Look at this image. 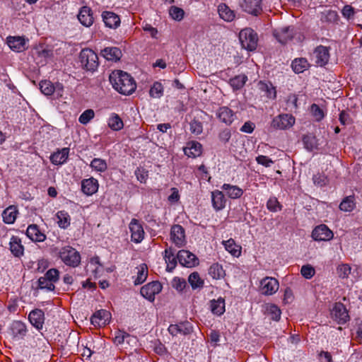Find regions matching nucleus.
<instances>
[{"label": "nucleus", "instance_id": "1", "mask_svg": "<svg viewBox=\"0 0 362 362\" xmlns=\"http://www.w3.org/2000/svg\"><path fill=\"white\" fill-rule=\"evenodd\" d=\"M109 80L114 89L122 95H131L136 88V82L130 74L121 70L112 71Z\"/></svg>", "mask_w": 362, "mask_h": 362}, {"label": "nucleus", "instance_id": "2", "mask_svg": "<svg viewBox=\"0 0 362 362\" xmlns=\"http://www.w3.org/2000/svg\"><path fill=\"white\" fill-rule=\"evenodd\" d=\"M59 257L67 266L76 267L81 262V255L74 247L65 246L59 252Z\"/></svg>", "mask_w": 362, "mask_h": 362}, {"label": "nucleus", "instance_id": "3", "mask_svg": "<svg viewBox=\"0 0 362 362\" xmlns=\"http://www.w3.org/2000/svg\"><path fill=\"white\" fill-rule=\"evenodd\" d=\"M81 66L87 71H94L99 63L98 55L90 49H83L79 55Z\"/></svg>", "mask_w": 362, "mask_h": 362}, {"label": "nucleus", "instance_id": "4", "mask_svg": "<svg viewBox=\"0 0 362 362\" xmlns=\"http://www.w3.org/2000/svg\"><path fill=\"white\" fill-rule=\"evenodd\" d=\"M239 40L243 48L252 51L257 46V33L250 28L243 29L239 33Z\"/></svg>", "mask_w": 362, "mask_h": 362}, {"label": "nucleus", "instance_id": "5", "mask_svg": "<svg viewBox=\"0 0 362 362\" xmlns=\"http://www.w3.org/2000/svg\"><path fill=\"white\" fill-rule=\"evenodd\" d=\"M296 122L295 117L290 114H280L272 122V127L278 129H287L292 127Z\"/></svg>", "mask_w": 362, "mask_h": 362}, {"label": "nucleus", "instance_id": "6", "mask_svg": "<svg viewBox=\"0 0 362 362\" xmlns=\"http://www.w3.org/2000/svg\"><path fill=\"white\" fill-rule=\"evenodd\" d=\"M279 284L276 279L267 276L260 281L259 291L264 296H271L279 290Z\"/></svg>", "mask_w": 362, "mask_h": 362}, {"label": "nucleus", "instance_id": "7", "mask_svg": "<svg viewBox=\"0 0 362 362\" xmlns=\"http://www.w3.org/2000/svg\"><path fill=\"white\" fill-rule=\"evenodd\" d=\"M170 238L172 243L177 247H183L187 243L184 228L178 224L172 226L170 228Z\"/></svg>", "mask_w": 362, "mask_h": 362}, {"label": "nucleus", "instance_id": "8", "mask_svg": "<svg viewBox=\"0 0 362 362\" xmlns=\"http://www.w3.org/2000/svg\"><path fill=\"white\" fill-rule=\"evenodd\" d=\"M162 290V285L158 281H152L144 286H143L141 288L140 293L142 296L145 298L149 300L150 301H153L155 299V296L158 294Z\"/></svg>", "mask_w": 362, "mask_h": 362}, {"label": "nucleus", "instance_id": "9", "mask_svg": "<svg viewBox=\"0 0 362 362\" xmlns=\"http://www.w3.org/2000/svg\"><path fill=\"white\" fill-rule=\"evenodd\" d=\"M177 258L182 266L188 268H192L199 264L198 258L188 250H180L177 255Z\"/></svg>", "mask_w": 362, "mask_h": 362}, {"label": "nucleus", "instance_id": "10", "mask_svg": "<svg viewBox=\"0 0 362 362\" xmlns=\"http://www.w3.org/2000/svg\"><path fill=\"white\" fill-rule=\"evenodd\" d=\"M239 6L245 12L258 16L262 11V0H239Z\"/></svg>", "mask_w": 362, "mask_h": 362}, {"label": "nucleus", "instance_id": "11", "mask_svg": "<svg viewBox=\"0 0 362 362\" xmlns=\"http://www.w3.org/2000/svg\"><path fill=\"white\" fill-rule=\"evenodd\" d=\"M313 59L317 66H323L326 65L329 59V49L322 45L317 46L314 49Z\"/></svg>", "mask_w": 362, "mask_h": 362}, {"label": "nucleus", "instance_id": "12", "mask_svg": "<svg viewBox=\"0 0 362 362\" xmlns=\"http://www.w3.org/2000/svg\"><path fill=\"white\" fill-rule=\"evenodd\" d=\"M333 235L332 231L325 224L316 226L312 232V237L316 241H328Z\"/></svg>", "mask_w": 362, "mask_h": 362}, {"label": "nucleus", "instance_id": "13", "mask_svg": "<svg viewBox=\"0 0 362 362\" xmlns=\"http://www.w3.org/2000/svg\"><path fill=\"white\" fill-rule=\"evenodd\" d=\"M169 333L173 336L187 335L193 331L192 324L187 321L179 324L170 325L168 329Z\"/></svg>", "mask_w": 362, "mask_h": 362}, {"label": "nucleus", "instance_id": "14", "mask_svg": "<svg viewBox=\"0 0 362 362\" xmlns=\"http://www.w3.org/2000/svg\"><path fill=\"white\" fill-rule=\"evenodd\" d=\"M295 34L294 28L292 26L282 27L274 31V35L281 44H286L291 40Z\"/></svg>", "mask_w": 362, "mask_h": 362}, {"label": "nucleus", "instance_id": "15", "mask_svg": "<svg viewBox=\"0 0 362 362\" xmlns=\"http://www.w3.org/2000/svg\"><path fill=\"white\" fill-rule=\"evenodd\" d=\"M132 240L135 243H141L144 238V230L138 220L133 218L129 223Z\"/></svg>", "mask_w": 362, "mask_h": 362}, {"label": "nucleus", "instance_id": "16", "mask_svg": "<svg viewBox=\"0 0 362 362\" xmlns=\"http://www.w3.org/2000/svg\"><path fill=\"white\" fill-rule=\"evenodd\" d=\"M331 315L332 318L339 324L345 323L349 317L346 308L341 303H335Z\"/></svg>", "mask_w": 362, "mask_h": 362}, {"label": "nucleus", "instance_id": "17", "mask_svg": "<svg viewBox=\"0 0 362 362\" xmlns=\"http://www.w3.org/2000/svg\"><path fill=\"white\" fill-rule=\"evenodd\" d=\"M110 316V313L106 310H98L90 318L91 324L95 327L105 326L109 322Z\"/></svg>", "mask_w": 362, "mask_h": 362}, {"label": "nucleus", "instance_id": "18", "mask_svg": "<svg viewBox=\"0 0 362 362\" xmlns=\"http://www.w3.org/2000/svg\"><path fill=\"white\" fill-rule=\"evenodd\" d=\"M211 199L212 206L215 211H218L226 207L227 199L222 191L216 189L211 192Z\"/></svg>", "mask_w": 362, "mask_h": 362}, {"label": "nucleus", "instance_id": "19", "mask_svg": "<svg viewBox=\"0 0 362 362\" xmlns=\"http://www.w3.org/2000/svg\"><path fill=\"white\" fill-rule=\"evenodd\" d=\"M98 187L99 184L98 180L93 177L84 179L81 182V190L88 196H90L96 193L98 190Z\"/></svg>", "mask_w": 362, "mask_h": 362}, {"label": "nucleus", "instance_id": "20", "mask_svg": "<svg viewBox=\"0 0 362 362\" xmlns=\"http://www.w3.org/2000/svg\"><path fill=\"white\" fill-rule=\"evenodd\" d=\"M26 236L33 242H43L46 236L35 225H30L25 232Z\"/></svg>", "mask_w": 362, "mask_h": 362}, {"label": "nucleus", "instance_id": "21", "mask_svg": "<svg viewBox=\"0 0 362 362\" xmlns=\"http://www.w3.org/2000/svg\"><path fill=\"white\" fill-rule=\"evenodd\" d=\"M221 188L226 196L232 199L240 198L244 192L243 189L238 186L227 183H224Z\"/></svg>", "mask_w": 362, "mask_h": 362}, {"label": "nucleus", "instance_id": "22", "mask_svg": "<svg viewBox=\"0 0 362 362\" xmlns=\"http://www.w3.org/2000/svg\"><path fill=\"white\" fill-rule=\"evenodd\" d=\"M184 152L188 157L197 158L201 156L202 153V146L196 141H189L184 148Z\"/></svg>", "mask_w": 362, "mask_h": 362}, {"label": "nucleus", "instance_id": "23", "mask_svg": "<svg viewBox=\"0 0 362 362\" xmlns=\"http://www.w3.org/2000/svg\"><path fill=\"white\" fill-rule=\"evenodd\" d=\"M78 19L80 23L86 27L92 25L93 23V17L90 8L88 6H83L78 14Z\"/></svg>", "mask_w": 362, "mask_h": 362}, {"label": "nucleus", "instance_id": "24", "mask_svg": "<svg viewBox=\"0 0 362 362\" xmlns=\"http://www.w3.org/2000/svg\"><path fill=\"white\" fill-rule=\"evenodd\" d=\"M102 18L105 25L110 28H117L120 25L119 16L112 11H103Z\"/></svg>", "mask_w": 362, "mask_h": 362}, {"label": "nucleus", "instance_id": "25", "mask_svg": "<svg viewBox=\"0 0 362 362\" xmlns=\"http://www.w3.org/2000/svg\"><path fill=\"white\" fill-rule=\"evenodd\" d=\"M28 320L33 326L37 329H40L42 327L45 320L43 311L40 309L32 310L28 315Z\"/></svg>", "mask_w": 362, "mask_h": 362}, {"label": "nucleus", "instance_id": "26", "mask_svg": "<svg viewBox=\"0 0 362 362\" xmlns=\"http://www.w3.org/2000/svg\"><path fill=\"white\" fill-rule=\"evenodd\" d=\"M33 54L36 59H40L37 63H43L53 57V51L47 47L40 46L35 48Z\"/></svg>", "mask_w": 362, "mask_h": 362}, {"label": "nucleus", "instance_id": "27", "mask_svg": "<svg viewBox=\"0 0 362 362\" xmlns=\"http://www.w3.org/2000/svg\"><path fill=\"white\" fill-rule=\"evenodd\" d=\"M216 115L222 122L227 125L230 124L235 117L233 110L228 107H220L216 112Z\"/></svg>", "mask_w": 362, "mask_h": 362}, {"label": "nucleus", "instance_id": "28", "mask_svg": "<svg viewBox=\"0 0 362 362\" xmlns=\"http://www.w3.org/2000/svg\"><path fill=\"white\" fill-rule=\"evenodd\" d=\"M258 89L264 93V95L269 99H274L276 97L275 87L270 82L259 81L257 83Z\"/></svg>", "mask_w": 362, "mask_h": 362}, {"label": "nucleus", "instance_id": "29", "mask_svg": "<svg viewBox=\"0 0 362 362\" xmlns=\"http://www.w3.org/2000/svg\"><path fill=\"white\" fill-rule=\"evenodd\" d=\"M69 153V149L68 148H64L52 154L50 160L54 165H62L66 161Z\"/></svg>", "mask_w": 362, "mask_h": 362}, {"label": "nucleus", "instance_id": "30", "mask_svg": "<svg viewBox=\"0 0 362 362\" xmlns=\"http://www.w3.org/2000/svg\"><path fill=\"white\" fill-rule=\"evenodd\" d=\"M102 55L109 61H117L122 57L121 50L115 47H105L101 51Z\"/></svg>", "mask_w": 362, "mask_h": 362}, {"label": "nucleus", "instance_id": "31", "mask_svg": "<svg viewBox=\"0 0 362 362\" xmlns=\"http://www.w3.org/2000/svg\"><path fill=\"white\" fill-rule=\"evenodd\" d=\"M338 20L339 16L335 11L325 10L320 13V21L326 25L335 24Z\"/></svg>", "mask_w": 362, "mask_h": 362}, {"label": "nucleus", "instance_id": "32", "mask_svg": "<svg viewBox=\"0 0 362 362\" xmlns=\"http://www.w3.org/2000/svg\"><path fill=\"white\" fill-rule=\"evenodd\" d=\"M164 259L167 264L166 270L172 272L177 265V257H175L174 250L172 247L166 248L164 251Z\"/></svg>", "mask_w": 362, "mask_h": 362}, {"label": "nucleus", "instance_id": "33", "mask_svg": "<svg viewBox=\"0 0 362 362\" xmlns=\"http://www.w3.org/2000/svg\"><path fill=\"white\" fill-rule=\"evenodd\" d=\"M218 11L220 17L227 22H231L234 20L235 14L234 11L231 10L228 6L222 4L218 6Z\"/></svg>", "mask_w": 362, "mask_h": 362}, {"label": "nucleus", "instance_id": "34", "mask_svg": "<svg viewBox=\"0 0 362 362\" xmlns=\"http://www.w3.org/2000/svg\"><path fill=\"white\" fill-rule=\"evenodd\" d=\"M10 250L11 253L16 257H21L23 255V245L21 239L17 236H12L10 240Z\"/></svg>", "mask_w": 362, "mask_h": 362}, {"label": "nucleus", "instance_id": "35", "mask_svg": "<svg viewBox=\"0 0 362 362\" xmlns=\"http://www.w3.org/2000/svg\"><path fill=\"white\" fill-rule=\"evenodd\" d=\"M310 66L306 58L300 57L293 60L291 67L295 73L300 74L308 69Z\"/></svg>", "mask_w": 362, "mask_h": 362}, {"label": "nucleus", "instance_id": "36", "mask_svg": "<svg viewBox=\"0 0 362 362\" xmlns=\"http://www.w3.org/2000/svg\"><path fill=\"white\" fill-rule=\"evenodd\" d=\"M56 221L61 228L66 229L70 226L71 217L68 212L59 211L56 214Z\"/></svg>", "mask_w": 362, "mask_h": 362}, {"label": "nucleus", "instance_id": "37", "mask_svg": "<svg viewBox=\"0 0 362 362\" xmlns=\"http://www.w3.org/2000/svg\"><path fill=\"white\" fill-rule=\"evenodd\" d=\"M18 211L14 206L7 207L2 213V218L4 223L7 224L13 223L17 216Z\"/></svg>", "mask_w": 362, "mask_h": 362}, {"label": "nucleus", "instance_id": "38", "mask_svg": "<svg viewBox=\"0 0 362 362\" xmlns=\"http://www.w3.org/2000/svg\"><path fill=\"white\" fill-rule=\"evenodd\" d=\"M226 250L233 257H239L241 253V247L238 245L232 238L223 241Z\"/></svg>", "mask_w": 362, "mask_h": 362}, {"label": "nucleus", "instance_id": "39", "mask_svg": "<svg viewBox=\"0 0 362 362\" xmlns=\"http://www.w3.org/2000/svg\"><path fill=\"white\" fill-rule=\"evenodd\" d=\"M107 125L113 131H119L123 128L124 123L117 114L112 113L108 119Z\"/></svg>", "mask_w": 362, "mask_h": 362}, {"label": "nucleus", "instance_id": "40", "mask_svg": "<svg viewBox=\"0 0 362 362\" xmlns=\"http://www.w3.org/2000/svg\"><path fill=\"white\" fill-rule=\"evenodd\" d=\"M126 339H129L130 341L137 342V339L136 337L132 336L129 334L121 330H117L115 332L113 342L117 346L121 345L124 344Z\"/></svg>", "mask_w": 362, "mask_h": 362}, {"label": "nucleus", "instance_id": "41", "mask_svg": "<svg viewBox=\"0 0 362 362\" xmlns=\"http://www.w3.org/2000/svg\"><path fill=\"white\" fill-rule=\"evenodd\" d=\"M137 274L134 279L135 285H140L143 284L148 276V267L146 264H141L136 267Z\"/></svg>", "mask_w": 362, "mask_h": 362}, {"label": "nucleus", "instance_id": "42", "mask_svg": "<svg viewBox=\"0 0 362 362\" xmlns=\"http://www.w3.org/2000/svg\"><path fill=\"white\" fill-rule=\"evenodd\" d=\"M90 167L95 171L103 173H105L107 169V163L105 160L95 158L92 160L90 164Z\"/></svg>", "mask_w": 362, "mask_h": 362}, {"label": "nucleus", "instance_id": "43", "mask_svg": "<svg viewBox=\"0 0 362 362\" xmlns=\"http://www.w3.org/2000/svg\"><path fill=\"white\" fill-rule=\"evenodd\" d=\"M210 307L211 310L214 314L221 315L225 311V300L222 298H219L217 300H213L211 301Z\"/></svg>", "mask_w": 362, "mask_h": 362}, {"label": "nucleus", "instance_id": "44", "mask_svg": "<svg viewBox=\"0 0 362 362\" xmlns=\"http://www.w3.org/2000/svg\"><path fill=\"white\" fill-rule=\"evenodd\" d=\"M247 81V76L245 74H240L230 78L229 83L233 90H239L245 86Z\"/></svg>", "mask_w": 362, "mask_h": 362}, {"label": "nucleus", "instance_id": "45", "mask_svg": "<svg viewBox=\"0 0 362 362\" xmlns=\"http://www.w3.org/2000/svg\"><path fill=\"white\" fill-rule=\"evenodd\" d=\"M303 142L305 148L310 151H313L317 147V140L312 134H308L303 136Z\"/></svg>", "mask_w": 362, "mask_h": 362}, {"label": "nucleus", "instance_id": "46", "mask_svg": "<svg viewBox=\"0 0 362 362\" xmlns=\"http://www.w3.org/2000/svg\"><path fill=\"white\" fill-rule=\"evenodd\" d=\"M209 275L214 279H220L224 277L225 272L221 265L215 263L209 267Z\"/></svg>", "mask_w": 362, "mask_h": 362}, {"label": "nucleus", "instance_id": "47", "mask_svg": "<svg viewBox=\"0 0 362 362\" xmlns=\"http://www.w3.org/2000/svg\"><path fill=\"white\" fill-rule=\"evenodd\" d=\"M7 44L13 51L19 52L23 47V37L9 36L7 37Z\"/></svg>", "mask_w": 362, "mask_h": 362}, {"label": "nucleus", "instance_id": "48", "mask_svg": "<svg viewBox=\"0 0 362 362\" xmlns=\"http://www.w3.org/2000/svg\"><path fill=\"white\" fill-rule=\"evenodd\" d=\"M355 198L354 196L345 197L339 204L340 210L346 212H350L355 208Z\"/></svg>", "mask_w": 362, "mask_h": 362}, {"label": "nucleus", "instance_id": "49", "mask_svg": "<svg viewBox=\"0 0 362 362\" xmlns=\"http://www.w3.org/2000/svg\"><path fill=\"white\" fill-rule=\"evenodd\" d=\"M188 282L192 289L201 288L204 286V280L200 277L198 272H192L188 277Z\"/></svg>", "mask_w": 362, "mask_h": 362}, {"label": "nucleus", "instance_id": "50", "mask_svg": "<svg viewBox=\"0 0 362 362\" xmlns=\"http://www.w3.org/2000/svg\"><path fill=\"white\" fill-rule=\"evenodd\" d=\"M266 312L267 315H269L271 317V319L274 321L279 320L281 317V310L279 308V307L274 304H267L266 307Z\"/></svg>", "mask_w": 362, "mask_h": 362}, {"label": "nucleus", "instance_id": "51", "mask_svg": "<svg viewBox=\"0 0 362 362\" xmlns=\"http://www.w3.org/2000/svg\"><path fill=\"white\" fill-rule=\"evenodd\" d=\"M149 94L151 97L160 98L163 94V87L160 82H155L151 86Z\"/></svg>", "mask_w": 362, "mask_h": 362}, {"label": "nucleus", "instance_id": "52", "mask_svg": "<svg viewBox=\"0 0 362 362\" xmlns=\"http://www.w3.org/2000/svg\"><path fill=\"white\" fill-rule=\"evenodd\" d=\"M351 267L348 264H341L337 268V274L339 278L347 279L351 274Z\"/></svg>", "mask_w": 362, "mask_h": 362}, {"label": "nucleus", "instance_id": "53", "mask_svg": "<svg viewBox=\"0 0 362 362\" xmlns=\"http://www.w3.org/2000/svg\"><path fill=\"white\" fill-rule=\"evenodd\" d=\"M41 92L46 95H51L54 93V84L49 81H42L40 83Z\"/></svg>", "mask_w": 362, "mask_h": 362}, {"label": "nucleus", "instance_id": "54", "mask_svg": "<svg viewBox=\"0 0 362 362\" xmlns=\"http://www.w3.org/2000/svg\"><path fill=\"white\" fill-rule=\"evenodd\" d=\"M11 331L14 339H20L23 332V323L21 321H15L11 326Z\"/></svg>", "mask_w": 362, "mask_h": 362}, {"label": "nucleus", "instance_id": "55", "mask_svg": "<svg viewBox=\"0 0 362 362\" xmlns=\"http://www.w3.org/2000/svg\"><path fill=\"white\" fill-rule=\"evenodd\" d=\"M189 130L193 134H200L203 131L202 123L198 119H194L189 123Z\"/></svg>", "mask_w": 362, "mask_h": 362}, {"label": "nucleus", "instance_id": "56", "mask_svg": "<svg viewBox=\"0 0 362 362\" xmlns=\"http://www.w3.org/2000/svg\"><path fill=\"white\" fill-rule=\"evenodd\" d=\"M95 116L94 111L91 109L85 110L78 118L80 123L83 124H88Z\"/></svg>", "mask_w": 362, "mask_h": 362}, {"label": "nucleus", "instance_id": "57", "mask_svg": "<svg viewBox=\"0 0 362 362\" xmlns=\"http://www.w3.org/2000/svg\"><path fill=\"white\" fill-rule=\"evenodd\" d=\"M38 286L41 289H46L47 291H53L55 288L54 282L45 279L42 276L38 279Z\"/></svg>", "mask_w": 362, "mask_h": 362}, {"label": "nucleus", "instance_id": "58", "mask_svg": "<svg viewBox=\"0 0 362 362\" xmlns=\"http://www.w3.org/2000/svg\"><path fill=\"white\" fill-rule=\"evenodd\" d=\"M310 110L316 121L320 122L324 118V112L317 105L313 104L311 105Z\"/></svg>", "mask_w": 362, "mask_h": 362}, {"label": "nucleus", "instance_id": "59", "mask_svg": "<svg viewBox=\"0 0 362 362\" xmlns=\"http://www.w3.org/2000/svg\"><path fill=\"white\" fill-rule=\"evenodd\" d=\"M267 209L272 212H276L281 209V206L276 197H271L267 203Z\"/></svg>", "mask_w": 362, "mask_h": 362}, {"label": "nucleus", "instance_id": "60", "mask_svg": "<svg viewBox=\"0 0 362 362\" xmlns=\"http://www.w3.org/2000/svg\"><path fill=\"white\" fill-rule=\"evenodd\" d=\"M315 269L309 264L303 265L301 267L300 274L304 278L307 279H311L315 275Z\"/></svg>", "mask_w": 362, "mask_h": 362}, {"label": "nucleus", "instance_id": "61", "mask_svg": "<svg viewBox=\"0 0 362 362\" xmlns=\"http://www.w3.org/2000/svg\"><path fill=\"white\" fill-rule=\"evenodd\" d=\"M170 15L173 19L180 21L184 16V11L182 8L172 6L170 9Z\"/></svg>", "mask_w": 362, "mask_h": 362}, {"label": "nucleus", "instance_id": "62", "mask_svg": "<svg viewBox=\"0 0 362 362\" xmlns=\"http://www.w3.org/2000/svg\"><path fill=\"white\" fill-rule=\"evenodd\" d=\"M59 272L57 269H50L45 274V279L55 283L59 280Z\"/></svg>", "mask_w": 362, "mask_h": 362}, {"label": "nucleus", "instance_id": "63", "mask_svg": "<svg viewBox=\"0 0 362 362\" xmlns=\"http://www.w3.org/2000/svg\"><path fill=\"white\" fill-rule=\"evenodd\" d=\"M186 281L184 279L175 277L172 281V286L179 291H182L186 286Z\"/></svg>", "mask_w": 362, "mask_h": 362}, {"label": "nucleus", "instance_id": "64", "mask_svg": "<svg viewBox=\"0 0 362 362\" xmlns=\"http://www.w3.org/2000/svg\"><path fill=\"white\" fill-rule=\"evenodd\" d=\"M256 161L258 164L262 165L265 167H270L272 164L274 163V161L269 158L268 156L259 155L256 158Z\"/></svg>", "mask_w": 362, "mask_h": 362}]
</instances>
